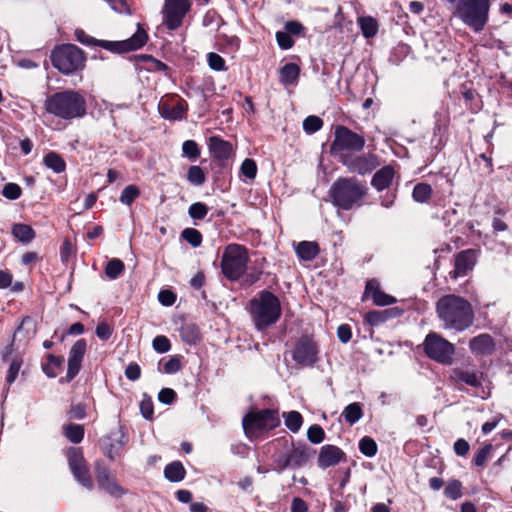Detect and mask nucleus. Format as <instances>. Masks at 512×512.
Listing matches in <instances>:
<instances>
[{
	"label": "nucleus",
	"instance_id": "nucleus-1",
	"mask_svg": "<svg viewBox=\"0 0 512 512\" xmlns=\"http://www.w3.org/2000/svg\"><path fill=\"white\" fill-rule=\"evenodd\" d=\"M436 312L446 329L464 331L474 320L471 304L457 295L442 296L436 303Z\"/></svg>",
	"mask_w": 512,
	"mask_h": 512
},
{
	"label": "nucleus",
	"instance_id": "nucleus-2",
	"mask_svg": "<svg viewBox=\"0 0 512 512\" xmlns=\"http://www.w3.org/2000/svg\"><path fill=\"white\" fill-rule=\"evenodd\" d=\"M249 313L258 330L276 323L282 313L280 300L270 291H261L250 300Z\"/></svg>",
	"mask_w": 512,
	"mask_h": 512
},
{
	"label": "nucleus",
	"instance_id": "nucleus-3",
	"mask_svg": "<svg viewBox=\"0 0 512 512\" xmlns=\"http://www.w3.org/2000/svg\"><path fill=\"white\" fill-rule=\"evenodd\" d=\"M45 109L59 118L70 120L86 113V101L78 92L67 90L50 96L46 100Z\"/></svg>",
	"mask_w": 512,
	"mask_h": 512
},
{
	"label": "nucleus",
	"instance_id": "nucleus-4",
	"mask_svg": "<svg viewBox=\"0 0 512 512\" xmlns=\"http://www.w3.org/2000/svg\"><path fill=\"white\" fill-rule=\"evenodd\" d=\"M453 14L475 32L484 29L488 21L489 0H449Z\"/></svg>",
	"mask_w": 512,
	"mask_h": 512
},
{
	"label": "nucleus",
	"instance_id": "nucleus-5",
	"mask_svg": "<svg viewBox=\"0 0 512 512\" xmlns=\"http://www.w3.org/2000/svg\"><path fill=\"white\" fill-rule=\"evenodd\" d=\"M75 37L80 43L84 45H98L103 49L115 53H123L140 49L146 44L148 40V35L146 31L140 26V24H138L137 31L129 39L122 41L97 40L86 34L81 29L75 30Z\"/></svg>",
	"mask_w": 512,
	"mask_h": 512
},
{
	"label": "nucleus",
	"instance_id": "nucleus-6",
	"mask_svg": "<svg viewBox=\"0 0 512 512\" xmlns=\"http://www.w3.org/2000/svg\"><path fill=\"white\" fill-rule=\"evenodd\" d=\"M366 192L367 188L354 178L338 179L331 187L333 203L343 210L358 204Z\"/></svg>",
	"mask_w": 512,
	"mask_h": 512
},
{
	"label": "nucleus",
	"instance_id": "nucleus-7",
	"mask_svg": "<svg viewBox=\"0 0 512 512\" xmlns=\"http://www.w3.org/2000/svg\"><path fill=\"white\" fill-rule=\"evenodd\" d=\"M365 145V138L345 126L335 128V137L330 146V152L342 162L352 152H359Z\"/></svg>",
	"mask_w": 512,
	"mask_h": 512
},
{
	"label": "nucleus",
	"instance_id": "nucleus-8",
	"mask_svg": "<svg viewBox=\"0 0 512 512\" xmlns=\"http://www.w3.org/2000/svg\"><path fill=\"white\" fill-rule=\"evenodd\" d=\"M51 62L61 73L70 74L84 67L85 56L76 45L66 44L52 51Z\"/></svg>",
	"mask_w": 512,
	"mask_h": 512
},
{
	"label": "nucleus",
	"instance_id": "nucleus-9",
	"mask_svg": "<svg viewBox=\"0 0 512 512\" xmlns=\"http://www.w3.org/2000/svg\"><path fill=\"white\" fill-rule=\"evenodd\" d=\"M249 260L248 251L238 244L228 245L222 255L221 269L229 280L239 279L247 268Z\"/></svg>",
	"mask_w": 512,
	"mask_h": 512
},
{
	"label": "nucleus",
	"instance_id": "nucleus-10",
	"mask_svg": "<svg viewBox=\"0 0 512 512\" xmlns=\"http://www.w3.org/2000/svg\"><path fill=\"white\" fill-rule=\"evenodd\" d=\"M425 354L441 364L450 365L455 352L454 345L435 332H430L424 342Z\"/></svg>",
	"mask_w": 512,
	"mask_h": 512
},
{
	"label": "nucleus",
	"instance_id": "nucleus-11",
	"mask_svg": "<svg viewBox=\"0 0 512 512\" xmlns=\"http://www.w3.org/2000/svg\"><path fill=\"white\" fill-rule=\"evenodd\" d=\"M279 422L274 410L252 411L244 417L243 428L248 436H254L257 432L275 428Z\"/></svg>",
	"mask_w": 512,
	"mask_h": 512
},
{
	"label": "nucleus",
	"instance_id": "nucleus-12",
	"mask_svg": "<svg viewBox=\"0 0 512 512\" xmlns=\"http://www.w3.org/2000/svg\"><path fill=\"white\" fill-rule=\"evenodd\" d=\"M191 0H165L162 8V23L169 30L181 27L185 16L191 10Z\"/></svg>",
	"mask_w": 512,
	"mask_h": 512
},
{
	"label": "nucleus",
	"instance_id": "nucleus-13",
	"mask_svg": "<svg viewBox=\"0 0 512 512\" xmlns=\"http://www.w3.org/2000/svg\"><path fill=\"white\" fill-rule=\"evenodd\" d=\"M68 464L75 479L88 490L94 487L83 454L79 448H71L67 453Z\"/></svg>",
	"mask_w": 512,
	"mask_h": 512
},
{
	"label": "nucleus",
	"instance_id": "nucleus-14",
	"mask_svg": "<svg viewBox=\"0 0 512 512\" xmlns=\"http://www.w3.org/2000/svg\"><path fill=\"white\" fill-rule=\"evenodd\" d=\"M293 360L300 366H313L318 360V348L309 337H301L292 352Z\"/></svg>",
	"mask_w": 512,
	"mask_h": 512
},
{
	"label": "nucleus",
	"instance_id": "nucleus-15",
	"mask_svg": "<svg viewBox=\"0 0 512 512\" xmlns=\"http://www.w3.org/2000/svg\"><path fill=\"white\" fill-rule=\"evenodd\" d=\"M352 173L364 175L373 171L379 162L374 154L350 155L341 162Z\"/></svg>",
	"mask_w": 512,
	"mask_h": 512
},
{
	"label": "nucleus",
	"instance_id": "nucleus-16",
	"mask_svg": "<svg viewBox=\"0 0 512 512\" xmlns=\"http://www.w3.org/2000/svg\"><path fill=\"white\" fill-rule=\"evenodd\" d=\"M95 473L99 488L115 497H119L123 494L122 488L116 483L107 467L97 463Z\"/></svg>",
	"mask_w": 512,
	"mask_h": 512
},
{
	"label": "nucleus",
	"instance_id": "nucleus-17",
	"mask_svg": "<svg viewBox=\"0 0 512 512\" xmlns=\"http://www.w3.org/2000/svg\"><path fill=\"white\" fill-rule=\"evenodd\" d=\"M86 351V342L84 339L76 341L70 349L68 359L67 380L71 381L79 372L81 363Z\"/></svg>",
	"mask_w": 512,
	"mask_h": 512
},
{
	"label": "nucleus",
	"instance_id": "nucleus-18",
	"mask_svg": "<svg viewBox=\"0 0 512 512\" xmlns=\"http://www.w3.org/2000/svg\"><path fill=\"white\" fill-rule=\"evenodd\" d=\"M476 252L472 249L461 251L455 257V268L451 275L453 278L465 276L476 264Z\"/></svg>",
	"mask_w": 512,
	"mask_h": 512
},
{
	"label": "nucleus",
	"instance_id": "nucleus-19",
	"mask_svg": "<svg viewBox=\"0 0 512 512\" xmlns=\"http://www.w3.org/2000/svg\"><path fill=\"white\" fill-rule=\"evenodd\" d=\"M345 458V453L334 445H324L321 447L318 455V466L326 469L331 466L337 465Z\"/></svg>",
	"mask_w": 512,
	"mask_h": 512
},
{
	"label": "nucleus",
	"instance_id": "nucleus-20",
	"mask_svg": "<svg viewBox=\"0 0 512 512\" xmlns=\"http://www.w3.org/2000/svg\"><path fill=\"white\" fill-rule=\"evenodd\" d=\"M308 460L309 453L305 446L293 447L287 455H285L284 463L280 464V470H284L287 467H302Z\"/></svg>",
	"mask_w": 512,
	"mask_h": 512
},
{
	"label": "nucleus",
	"instance_id": "nucleus-21",
	"mask_svg": "<svg viewBox=\"0 0 512 512\" xmlns=\"http://www.w3.org/2000/svg\"><path fill=\"white\" fill-rule=\"evenodd\" d=\"M366 294L370 296L375 305L388 306L394 304L396 299L379 289L378 282L376 280H370L366 284Z\"/></svg>",
	"mask_w": 512,
	"mask_h": 512
},
{
	"label": "nucleus",
	"instance_id": "nucleus-22",
	"mask_svg": "<svg viewBox=\"0 0 512 512\" xmlns=\"http://www.w3.org/2000/svg\"><path fill=\"white\" fill-rule=\"evenodd\" d=\"M209 149L213 156L219 160H226L233 153L232 145L217 136L210 137Z\"/></svg>",
	"mask_w": 512,
	"mask_h": 512
},
{
	"label": "nucleus",
	"instance_id": "nucleus-23",
	"mask_svg": "<svg viewBox=\"0 0 512 512\" xmlns=\"http://www.w3.org/2000/svg\"><path fill=\"white\" fill-rule=\"evenodd\" d=\"M452 378L457 382H463L472 387H479L482 384V373L473 370L454 369Z\"/></svg>",
	"mask_w": 512,
	"mask_h": 512
},
{
	"label": "nucleus",
	"instance_id": "nucleus-24",
	"mask_svg": "<svg viewBox=\"0 0 512 512\" xmlns=\"http://www.w3.org/2000/svg\"><path fill=\"white\" fill-rule=\"evenodd\" d=\"M469 346L472 352L485 355L492 353L494 342L490 335L481 334L471 339Z\"/></svg>",
	"mask_w": 512,
	"mask_h": 512
},
{
	"label": "nucleus",
	"instance_id": "nucleus-25",
	"mask_svg": "<svg viewBox=\"0 0 512 512\" xmlns=\"http://www.w3.org/2000/svg\"><path fill=\"white\" fill-rule=\"evenodd\" d=\"M394 178V170L390 166H385L377 171L372 179V185L377 190H383L390 186Z\"/></svg>",
	"mask_w": 512,
	"mask_h": 512
},
{
	"label": "nucleus",
	"instance_id": "nucleus-26",
	"mask_svg": "<svg viewBox=\"0 0 512 512\" xmlns=\"http://www.w3.org/2000/svg\"><path fill=\"white\" fill-rule=\"evenodd\" d=\"M297 256L303 261L313 260L319 253V246L316 242L302 241L295 248Z\"/></svg>",
	"mask_w": 512,
	"mask_h": 512
},
{
	"label": "nucleus",
	"instance_id": "nucleus-27",
	"mask_svg": "<svg viewBox=\"0 0 512 512\" xmlns=\"http://www.w3.org/2000/svg\"><path fill=\"white\" fill-rule=\"evenodd\" d=\"M181 339L187 344H196L201 339L199 327L194 323H184L179 329Z\"/></svg>",
	"mask_w": 512,
	"mask_h": 512
},
{
	"label": "nucleus",
	"instance_id": "nucleus-28",
	"mask_svg": "<svg viewBox=\"0 0 512 512\" xmlns=\"http://www.w3.org/2000/svg\"><path fill=\"white\" fill-rule=\"evenodd\" d=\"M162 115L171 120H179L181 119L186 110H187V104L183 101H178L172 106L163 104L160 107Z\"/></svg>",
	"mask_w": 512,
	"mask_h": 512
},
{
	"label": "nucleus",
	"instance_id": "nucleus-29",
	"mask_svg": "<svg viewBox=\"0 0 512 512\" xmlns=\"http://www.w3.org/2000/svg\"><path fill=\"white\" fill-rule=\"evenodd\" d=\"M300 73V68L294 63L285 64L280 70V82L284 85L296 83Z\"/></svg>",
	"mask_w": 512,
	"mask_h": 512
},
{
	"label": "nucleus",
	"instance_id": "nucleus-30",
	"mask_svg": "<svg viewBox=\"0 0 512 512\" xmlns=\"http://www.w3.org/2000/svg\"><path fill=\"white\" fill-rule=\"evenodd\" d=\"M164 475L171 482H180L185 477V469L182 463L175 461L165 467Z\"/></svg>",
	"mask_w": 512,
	"mask_h": 512
},
{
	"label": "nucleus",
	"instance_id": "nucleus-31",
	"mask_svg": "<svg viewBox=\"0 0 512 512\" xmlns=\"http://www.w3.org/2000/svg\"><path fill=\"white\" fill-rule=\"evenodd\" d=\"M12 234L15 238L24 243L32 241L35 237V231L32 229V227L21 223L15 224L13 226Z\"/></svg>",
	"mask_w": 512,
	"mask_h": 512
},
{
	"label": "nucleus",
	"instance_id": "nucleus-32",
	"mask_svg": "<svg viewBox=\"0 0 512 512\" xmlns=\"http://www.w3.org/2000/svg\"><path fill=\"white\" fill-rule=\"evenodd\" d=\"M342 415L350 425H353L362 418V407L357 402L351 403L345 407V409L342 412Z\"/></svg>",
	"mask_w": 512,
	"mask_h": 512
},
{
	"label": "nucleus",
	"instance_id": "nucleus-33",
	"mask_svg": "<svg viewBox=\"0 0 512 512\" xmlns=\"http://www.w3.org/2000/svg\"><path fill=\"white\" fill-rule=\"evenodd\" d=\"M44 164L48 168L52 169L55 173H62L66 168V164L63 158L55 152H49L44 157Z\"/></svg>",
	"mask_w": 512,
	"mask_h": 512
},
{
	"label": "nucleus",
	"instance_id": "nucleus-34",
	"mask_svg": "<svg viewBox=\"0 0 512 512\" xmlns=\"http://www.w3.org/2000/svg\"><path fill=\"white\" fill-rule=\"evenodd\" d=\"M358 24L361 28L362 34L366 38H371L376 35L378 31L377 21L373 17H360Z\"/></svg>",
	"mask_w": 512,
	"mask_h": 512
},
{
	"label": "nucleus",
	"instance_id": "nucleus-35",
	"mask_svg": "<svg viewBox=\"0 0 512 512\" xmlns=\"http://www.w3.org/2000/svg\"><path fill=\"white\" fill-rule=\"evenodd\" d=\"M124 263L118 259L113 258L108 261L105 267V274L109 279H117L124 272Z\"/></svg>",
	"mask_w": 512,
	"mask_h": 512
},
{
	"label": "nucleus",
	"instance_id": "nucleus-36",
	"mask_svg": "<svg viewBox=\"0 0 512 512\" xmlns=\"http://www.w3.org/2000/svg\"><path fill=\"white\" fill-rule=\"evenodd\" d=\"M64 434L72 443H79L84 436V428L82 425L70 424L64 428Z\"/></svg>",
	"mask_w": 512,
	"mask_h": 512
},
{
	"label": "nucleus",
	"instance_id": "nucleus-37",
	"mask_svg": "<svg viewBox=\"0 0 512 512\" xmlns=\"http://www.w3.org/2000/svg\"><path fill=\"white\" fill-rule=\"evenodd\" d=\"M285 425L292 432H297L302 426V416L297 411H290L284 414Z\"/></svg>",
	"mask_w": 512,
	"mask_h": 512
},
{
	"label": "nucleus",
	"instance_id": "nucleus-38",
	"mask_svg": "<svg viewBox=\"0 0 512 512\" xmlns=\"http://www.w3.org/2000/svg\"><path fill=\"white\" fill-rule=\"evenodd\" d=\"M432 194V188L426 183H419L413 189V198L417 202H426Z\"/></svg>",
	"mask_w": 512,
	"mask_h": 512
},
{
	"label": "nucleus",
	"instance_id": "nucleus-39",
	"mask_svg": "<svg viewBox=\"0 0 512 512\" xmlns=\"http://www.w3.org/2000/svg\"><path fill=\"white\" fill-rule=\"evenodd\" d=\"M140 195V190L137 186L135 185H128L126 186L120 197H119V200L121 203L127 205V206H130L133 201L138 198Z\"/></svg>",
	"mask_w": 512,
	"mask_h": 512
},
{
	"label": "nucleus",
	"instance_id": "nucleus-40",
	"mask_svg": "<svg viewBox=\"0 0 512 512\" xmlns=\"http://www.w3.org/2000/svg\"><path fill=\"white\" fill-rule=\"evenodd\" d=\"M257 164L253 159L246 158L240 167L241 175L246 177L248 180L253 181L257 175Z\"/></svg>",
	"mask_w": 512,
	"mask_h": 512
},
{
	"label": "nucleus",
	"instance_id": "nucleus-41",
	"mask_svg": "<svg viewBox=\"0 0 512 512\" xmlns=\"http://www.w3.org/2000/svg\"><path fill=\"white\" fill-rule=\"evenodd\" d=\"M389 318V311H370L365 315V320L372 326H377Z\"/></svg>",
	"mask_w": 512,
	"mask_h": 512
},
{
	"label": "nucleus",
	"instance_id": "nucleus-42",
	"mask_svg": "<svg viewBox=\"0 0 512 512\" xmlns=\"http://www.w3.org/2000/svg\"><path fill=\"white\" fill-rule=\"evenodd\" d=\"M360 451L367 457H373L377 453V444L370 437H364L359 443Z\"/></svg>",
	"mask_w": 512,
	"mask_h": 512
},
{
	"label": "nucleus",
	"instance_id": "nucleus-43",
	"mask_svg": "<svg viewBox=\"0 0 512 512\" xmlns=\"http://www.w3.org/2000/svg\"><path fill=\"white\" fill-rule=\"evenodd\" d=\"M188 181L196 186L202 185L205 182V174L201 167L191 166L187 174Z\"/></svg>",
	"mask_w": 512,
	"mask_h": 512
},
{
	"label": "nucleus",
	"instance_id": "nucleus-44",
	"mask_svg": "<svg viewBox=\"0 0 512 512\" xmlns=\"http://www.w3.org/2000/svg\"><path fill=\"white\" fill-rule=\"evenodd\" d=\"M188 213L192 219L202 220L208 213V207L204 203L196 202L189 207Z\"/></svg>",
	"mask_w": 512,
	"mask_h": 512
},
{
	"label": "nucleus",
	"instance_id": "nucleus-45",
	"mask_svg": "<svg viewBox=\"0 0 512 512\" xmlns=\"http://www.w3.org/2000/svg\"><path fill=\"white\" fill-rule=\"evenodd\" d=\"M208 65L215 71H226L225 60L217 53L210 52L207 55Z\"/></svg>",
	"mask_w": 512,
	"mask_h": 512
},
{
	"label": "nucleus",
	"instance_id": "nucleus-46",
	"mask_svg": "<svg viewBox=\"0 0 512 512\" xmlns=\"http://www.w3.org/2000/svg\"><path fill=\"white\" fill-rule=\"evenodd\" d=\"M182 237L193 247H198L201 244L202 236L201 233L193 228H186L182 232Z\"/></svg>",
	"mask_w": 512,
	"mask_h": 512
},
{
	"label": "nucleus",
	"instance_id": "nucleus-47",
	"mask_svg": "<svg viewBox=\"0 0 512 512\" xmlns=\"http://www.w3.org/2000/svg\"><path fill=\"white\" fill-rule=\"evenodd\" d=\"M446 497L456 500L462 496V485L458 480L449 482L444 490Z\"/></svg>",
	"mask_w": 512,
	"mask_h": 512
},
{
	"label": "nucleus",
	"instance_id": "nucleus-48",
	"mask_svg": "<svg viewBox=\"0 0 512 512\" xmlns=\"http://www.w3.org/2000/svg\"><path fill=\"white\" fill-rule=\"evenodd\" d=\"M322 120L317 117V116H308L304 121H303V129L309 133V134H312V133H315L316 131L320 130L321 127H322Z\"/></svg>",
	"mask_w": 512,
	"mask_h": 512
},
{
	"label": "nucleus",
	"instance_id": "nucleus-49",
	"mask_svg": "<svg viewBox=\"0 0 512 512\" xmlns=\"http://www.w3.org/2000/svg\"><path fill=\"white\" fill-rule=\"evenodd\" d=\"M307 437L310 442L319 444L324 440V430L319 425H312L307 431Z\"/></svg>",
	"mask_w": 512,
	"mask_h": 512
},
{
	"label": "nucleus",
	"instance_id": "nucleus-50",
	"mask_svg": "<svg viewBox=\"0 0 512 512\" xmlns=\"http://www.w3.org/2000/svg\"><path fill=\"white\" fill-rule=\"evenodd\" d=\"M492 449H493V446L491 444H487V445L483 446L481 449H479L476 452L474 459H473L475 465L483 466L486 463L487 459L489 458Z\"/></svg>",
	"mask_w": 512,
	"mask_h": 512
},
{
	"label": "nucleus",
	"instance_id": "nucleus-51",
	"mask_svg": "<svg viewBox=\"0 0 512 512\" xmlns=\"http://www.w3.org/2000/svg\"><path fill=\"white\" fill-rule=\"evenodd\" d=\"M153 349L158 353H166L171 349V344L166 336H156L152 342Z\"/></svg>",
	"mask_w": 512,
	"mask_h": 512
},
{
	"label": "nucleus",
	"instance_id": "nucleus-52",
	"mask_svg": "<svg viewBox=\"0 0 512 512\" xmlns=\"http://www.w3.org/2000/svg\"><path fill=\"white\" fill-rule=\"evenodd\" d=\"M21 187L15 183H8L4 186L2 194L9 200H16L21 196Z\"/></svg>",
	"mask_w": 512,
	"mask_h": 512
},
{
	"label": "nucleus",
	"instance_id": "nucleus-53",
	"mask_svg": "<svg viewBox=\"0 0 512 512\" xmlns=\"http://www.w3.org/2000/svg\"><path fill=\"white\" fill-rule=\"evenodd\" d=\"M182 150L185 155H187L189 158H192V159H196L200 154L198 145L193 140L185 141L183 143Z\"/></svg>",
	"mask_w": 512,
	"mask_h": 512
},
{
	"label": "nucleus",
	"instance_id": "nucleus-54",
	"mask_svg": "<svg viewBox=\"0 0 512 512\" xmlns=\"http://www.w3.org/2000/svg\"><path fill=\"white\" fill-rule=\"evenodd\" d=\"M276 40L278 45L282 49H289L293 46L294 41L291 38L290 34H288L286 31H279L276 33Z\"/></svg>",
	"mask_w": 512,
	"mask_h": 512
},
{
	"label": "nucleus",
	"instance_id": "nucleus-55",
	"mask_svg": "<svg viewBox=\"0 0 512 512\" xmlns=\"http://www.w3.org/2000/svg\"><path fill=\"white\" fill-rule=\"evenodd\" d=\"M181 363L177 357L170 358L163 366V371L166 374H173L180 370Z\"/></svg>",
	"mask_w": 512,
	"mask_h": 512
},
{
	"label": "nucleus",
	"instance_id": "nucleus-56",
	"mask_svg": "<svg viewBox=\"0 0 512 512\" xmlns=\"http://www.w3.org/2000/svg\"><path fill=\"white\" fill-rule=\"evenodd\" d=\"M140 375L141 369L140 366L136 363H130L125 369V376L131 381L138 380Z\"/></svg>",
	"mask_w": 512,
	"mask_h": 512
},
{
	"label": "nucleus",
	"instance_id": "nucleus-57",
	"mask_svg": "<svg viewBox=\"0 0 512 512\" xmlns=\"http://www.w3.org/2000/svg\"><path fill=\"white\" fill-rule=\"evenodd\" d=\"M20 367H21V361H19L17 359H14L12 361V363L10 364L7 378H6V380L9 384L13 383L15 381V379L17 378Z\"/></svg>",
	"mask_w": 512,
	"mask_h": 512
},
{
	"label": "nucleus",
	"instance_id": "nucleus-58",
	"mask_svg": "<svg viewBox=\"0 0 512 512\" xmlns=\"http://www.w3.org/2000/svg\"><path fill=\"white\" fill-rule=\"evenodd\" d=\"M175 397V391L170 388H163L158 394L159 401L164 404H171L174 401Z\"/></svg>",
	"mask_w": 512,
	"mask_h": 512
},
{
	"label": "nucleus",
	"instance_id": "nucleus-59",
	"mask_svg": "<svg viewBox=\"0 0 512 512\" xmlns=\"http://www.w3.org/2000/svg\"><path fill=\"white\" fill-rule=\"evenodd\" d=\"M159 302L165 306H171L176 300V296L169 290H161L158 294Z\"/></svg>",
	"mask_w": 512,
	"mask_h": 512
},
{
	"label": "nucleus",
	"instance_id": "nucleus-60",
	"mask_svg": "<svg viewBox=\"0 0 512 512\" xmlns=\"http://www.w3.org/2000/svg\"><path fill=\"white\" fill-rule=\"evenodd\" d=\"M469 449H470V445H469V443L465 439H462V438L458 439L454 443V452L458 456H465V455H467V453L469 452Z\"/></svg>",
	"mask_w": 512,
	"mask_h": 512
},
{
	"label": "nucleus",
	"instance_id": "nucleus-61",
	"mask_svg": "<svg viewBox=\"0 0 512 512\" xmlns=\"http://www.w3.org/2000/svg\"><path fill=\"white\" fill-rule=\"evenodd\" d=\"M140 411L144 418L150 419L153 415V403L150 399L144 398L140 402Z\"/></svg>",
	"mask_w": 512,
	"mask_h": 512
},
{
	"label": "nucleus",
	"instance_id": "nucleus-62",
	"mask_svg": "<svg viewBox=\"0 0 512 512\" xmlns=\"http://www.w3.org/2000/svg\"><path fill=\"white\" fill-rule=\"evenodd\" d=\"M338 338L341 342L347 343L352 336L351 329L348 325H341L337 330Z\"/></svg>",
	"mask_w": 512,
	"mask_h": 512
},
{
	"label": "nucleus",
	"instance_id": "nucleus-63",
	"mask_svg": "<svg viewBox=\"0 0 512 512\" xmlns=\"http://www.w3.org/2000/svg\"><path fill=\"white\" fill-rule=\"evenodd\" d=\"M111 329L106 323H101L96 327V335L103 340H107L111 336Z\"/></svg>",
	"mask_w": 512,
	"mask_h": 512
},
{
	"label": "nucleus",
	"instance_id": "nucleus-64",
	"mask_svg": "<svg viewBox=\"0 0 512 512\" xmlns=\"http://www.w3.org/2000/svg\"><path fill=\"white\" fill-rule=\"evenodd\" d=\"M307 505L301 498H294L291 504V512H307Z\"/></svg>",
	"mask_w": 512,
	"mask_h": 512
}]
</instances>
